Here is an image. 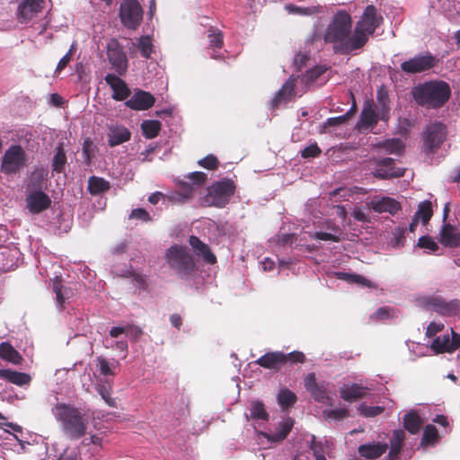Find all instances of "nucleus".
Returning <instances> with one entry per match:
<instances>
[{"label":"nucleus","instance_id":"nucleus-54","mask_svg":"<svg viewBox=\"0 0 460 460\" xmlns=\"http://www.w3.org/2000/svg\"><path fill=\"white\" fill-rule=\"evenodd\" d=\"M326 418L329 420H340L349 416V412L346 408H338L325 412Z\"/></svg>","mask_w":460,"mask_h":460},{"label":"nucleus","instance_id":"nucleus-20","mask_svg":"<svg viewBox=\"0 0 460 460\" xmlns=\"http://www.w3.org/2000/svg\"><path fill=\"white\" fill-rule=\"evenodd\" d=\"M155 102V99L150 93L138 90L126 101L125 105L134 111H146L151 108Z\"/></svg>","mask_w":460,"mask_h":460},{"label":"nucleus","instance_id":"nucleus-63","mask_svg":"<svg viewBox=\"0 0 460 460\" xmlns=\"http://www.w3.org/2000/svg\"><path fill=\"white\" fill-rule=\"evenodd\" d=\"M73 55V47L70 49V50L59 60L57 67L56 72H61L63 69L66 68L67 64L70 62Z\"/></svg>","mask_w":460,"mask_h":460},{"label":"nucleus","instance_id":"nucleus-39","mask_svg":"<svg viewBox=\"0 0 460 460\" xmlns=\"http://www.w3.org/2000/svg\"><path fill=\"white\" fill-rule=\"evenodd\" d=\"M431 349L436 353H444V352H451L450 348V336L449 334H444L442 336H438L434 339L431 346Z\"/></svg>","mask_w":460,"mask_h":460},{"label":"nucleus","instance_id":"nucleus-4","mask_svg":"<svg viewBox=\"0 0 460 460\" xmlns=\"http://www.w3.org/2000/svg\"><path fill=\"white\" fill-rule=\"evenodd\" d=\"M165 260L169 268L181 279H190L198 270L193 254L184 245H172L166 251Z\"/></svg>","mask_w":460,"mask_h":460},{"label":"nucleus","instance_id":"nucleus-19","mask_svg":"<svg viewBox=\"0 0 460 460\" xmlns=\"http://www.w3.org/2000/svg\"><path fill=\"white\" fill-rule=\"evenodd\" d=\"M296 78L290 76L271 100V108L278 109L280 105L288 103L295 96Z\"/></svg>","mask_w":460,"mask_h":460},{"label":"nucleus","instance_id":"nucleus-33","mask_svg":"<svg viewBox=\"0 0 460 460\" xmlns=\"http://www.w3.org/2000/svg\"><path fill=\"white\" fill-rule=\"evenodd\" d=\"M87 189L92 195H99L108 191L111 189V184L102 177L91 176L88 180Z\"/></svg>","mask_w":460,"mask_h":460},{"label":"nucleus","instance_id":"nucleus-31","mask_svg":"<svg viewBox=\"0 0 460 460\" xmlns=\"http://www.w3.org/2000/svg\"><path fill=\"white\" fill-rule=\"evenodd\" d=\"M194 194V186L188 182H181L179 190L172 193L168 199L174 203H185L192 199Z\"/></svg>","mask_w":460,"mask_h":460},{"label":"nucleus","instance_id":"nucleus-40","mask_svg":"<svg viewBox=\"0 0 460 460\" xmlns=\"http://www.w3.org/2000/svg\"><path fill=\"white\" fill-rule=\"evenodd\" d=\"M433 210L432 204L429 200H425L420 202L418 207V210L415 213V217H418V219L421 220V222L426 225L429 223L430 218L432 217Z\"/></svg>","mask_w":460,"mask_h":460},{"label":"nucleus","instance_id":"nucleus-51","mask_svg":"<svg viewBox=\"0 0 460 460\" xmlns=\"http://www.w3.org/2000/svg\"><path fill=\"white\" fill-rule=\"evenodd\" d=\"M417 245L420 248L428 249L431 252H437L438 250V243L433 240L431 236L429 235L420 237Z\"/></svg>","mask_w":460,"mask_h":460},{"label":"nucleus","instance_id":"nucleus-11","mask_svg":"<svg viewBox=\"0 0 460 460\" xmlns=\"http://www.w3.org/2000/svg\"><path fill=\"white\" fill-rule=\"evenodd\" d=\"M438 64V59L431 53L416 55L410 59L401 63V70L407 75H415L424 73L434 68Z\"/></svg>","mask_w":460,"mask_h":460},{"label":"nucleus","instance_id":"nucleus-18","mask_svg":"<svg viewBox=\"0 0 460 460\" xmlns=\"http://www.w3.org/2000/svg\"><path fill=\"white\" fill-rule=\"evenodd\" d=\"M189 244L193 250L194 254L201 258L207 264L214 265L217 263V256L212 252L209 246L202 242L198 236L190 235L189 238Z\"/></svg>","mask_w":460,"mask_h":460},{"label":"nucleus","instance_id":"nucleus-41","mask_svg":"<svg viewBox=\"0 0 460 460\" xmlns=\"http://www.w3.org/2000/svg\"><path fill=\"white\" fill-rule=\"evenodd\" d=\"M438 432L434 425L428 424L423 429V435L420 444L422 446H428L433 444L438 440Z\"/></svg>","mask_w":460,"mask_h":460},{"label":"nucleus","instance_id":"nucleus-61","mask_svg":"<svg viewBox=\"0 0 460 460\" xmlns=\"http://www.w3.org/2000/svg\"><path fill=\"white\" fill-rule=\"evenodd\" d=\"M314 239L316 240H322V241H332L338 243L341 241L340 236L331 234V233H325V232H315L313 235Z\"/></svg>","mask_w":460,"mask_h":460},{"label":"nucleus","instance_id":"nucleus-64","mask_svg":"<svg viewBox=\"0 0 460 460\" xmlns=\"http://www.w3.org/2000/svg\"><path fill=\"white\" fill-rule=\"evenodd\" d=\"M308 60V56L302 53H297L294 58V65L296 66L298 71L302 70V68L305 66Z\"/></svg>","mask_w":460,"mask_h":460},{"label":"nucleus","instance_id":"nucleus-24","mask_svg":"<svg viewBox=\"0 0 460 460\" xmlns=\"http://www.w3.org/2000/svg\"><path fill=\"white\" fill-rule=\"evenodd\" d=\"M0 378L18 386H28L31 382V376L29 374L9 368H0Z\"/></svg>","mask_w":460,"mask_h":460},{"label":"nucleus","instance_id":"nucleus-45","mask_svg":"<svg viewBox=\"0 0 460 460\" xmlns=\"http://www.w3.org/2000/svg\"><path fill=\"white\" fill-rule=\"evenodd\" d=\"M97 363L100 370V374L104 376H114L116 375L114 364H111L110 361L103 357L97 358Z\"/></svg>","mask_w":460,"mask_h":460},{"label":"nucleus","instance_id":"nucleus-3","mask_svg":"<svg viewBox=\"0 0 460 460\" xmlns=\"http://www.w3.org/2000/svg\"><path fill=\"white\" fill-rule=\"evenodd\" d=\"M411 94L420 106L428 109H438L449 100L451 89L447 83L434 80L413 87Z\"/></svg>","mask_w":460,"mask_h":460},{"label":"nucleus","instance_id":"nucleus-56","mask_svg":"<svg viewBox=\"0 0 460 460\" xmlns=\"http://www.w3.org/2000/svg\"><path fill=\"white\" fill-rule=\"evenodd\" d=\"M129 218L137 219L146 223L152 220L149 213L145 208H141L132 209L129 215Z\"/></svg>","mask_w":460,"mask_h":460},{"label":"nucleus","instance_id":"nucleus-48","mask_svg":"<svg viewBox=\"0 0 460 460\" xmlns=\"http://www.w3.org/2000/svg\"><path fill=\"white\" fill-rule=\"evenodd\" d=\"M358 411L365 417H376L380 415L385 411V408L381 406H368L363 402L359 405Z\"/></svg>","mask_w":460,"mask_h":460},{"label":"nucleus","instance_id":"nucleus-23","mask_svg":"<svg viewBox=\"0 0 460 460\" xmlns=\"http://www.w3.org/2000/svg\"><path fill=\"white\" fill-rule=\"evenodd\" d=\"M439 235V242L446 247L455 248L460 245V232L449 223L442 226Z\"/></svg>","mask_w":460,"mask_h":460},{"label":"nucleus","instance_id":"nucleus-50","mask_svg":"<svg viewBox=\"0 0 460 460\" xmlns=\"http://www.w3.org/2000/svg\"><path fill=\"white\" fill-rule=\"evenodd\" d=\"M198 164L208 170H217L219 166V161L214 155H208L206 157L200 159Z\"/></svg>","mask_w":460,"mask_h":460},{"label":"nucleus","instance_id":"nucleus-59","mask_svg":"<svg viewBox=\"0 0 460 460\" xmlns=\"http://www.w3.org/2000/svg\"><path fill=\"white\" fill-rule=\"evenodd\" d=\"M311 395L313 398L319 402H324L325 399H327V393L323 386L317 385L314 389L310 391Z\"/></svg>","mask_w":460,"mask_h":460},{"label":"nucleus","instance_id":"nucleus-43","mask_svg":"<svg viewBox=\"0 0 460 460\" xmlns=\"http://www.w3.org/2000/svg\"><path fill=\"white\" fill-rule=\"evenodd\" d=\"M53 291L56 294V300L60 308H65L66 299L68 297L70 292L67 288H64L60 281H55L53 284Z\"/></svg>","mask_w":460,"mask_h":460},{"label":"nucleus","instance_id":"nucleus-36","mask_svg":"<svg viewBox=\"0 0 460 460\" xmlns=\"http://www.w3.org/2000/svg\"><path fill=\"white\" fill-rule=\"evenodd\" d=\"M66 164V155L62 144H59L56 147V152L52 160V170L58 173H60L64 171Z\"/></svg>","mask_w":460,"mask_h":460},{"label":"nucleus","instance_id":"nucleus-30","mask_svg":"<svg viewBox=\"0 0 460 460\" xmlns=\"http://www.w3.org/2000/svg\"><path fill=\"white\" fill-rule=\"evenodd\" d=\"M376 101L380 111V120L387 121L390 117V99L387 89L382 85L377 89Z\"/></svg>","mask_w":460,"mask_h":460},{"label":"nucleus","instance_id":"nucleus-29","mask_svg":"<svg viewBox=\"0 0 460 460\" xmlns=\"http://www.w3.org/2000/svg\"><path fill=\"white\" fill-rule=\"evenodd\" d=\"M405 440V433L402 429L394 430L390 439V451L388 460H399L400 454Z\"/></svg>","mask_w":460,"mask_h":460},{"label":"nucleus","instance_id":"nucleus-16","mask_svg":"<svg viewBox=\"0 0 460 460\" xmlns=\"http://www.w3.org/2000/svg\"><path fill=\"white\" fill-rule=\"evenodd\" d=\"M106 84L112 89V98L115 101L127 100L131 92L128 84L119 75L107 74L104 77Z\"/></svg>","mask_w":460,"mask_h":460},{"label":"nucleus","instance_id":"nucleus-53","mask_svg":"<svg viewBox=\"0 0 460 460\" xmlns=\"http://www.w3.org/2000/svg\"><path fill=\"white\" fill-rule=\"evenodd\" d=\"M94 153V146L93 141L90 138H86L83 144V155L84 158V162L87 164H90L92 162V158Z\"/></svg>","mask_w":460,"mask_h":460},{"label":"nucleus","instance_id":"nucleus-9","mask_svg":"<svg viewBox=\"0 0 460 460\" xmlns=\"http://www.w3.org/2000/svg\"><path fill=\"white\" fill-rule=\"evenodd\" d=\"M26 208L33 214H40L51 206V199L45 193L40 186L35 184L31 180L27 185V194L25 198Z\"/></svg>","mask_w":460,"mask_h":460},{"label":"nucleus","instance_id":"nucleus-47","mask_svg":"<svg viewBox=\"0 0 460 460\" xmlns=\"http://www.w3.org/2000/svg\"><path fill=\"white\" fill-rule=\"evenodd\" d=\"M327 71V67L324 66H315L313 68L306 71L305 75V79L307 84L314 83L322 75H323Z\"/></svg>","mask_w":460,"mask_h":460},{"label":"nucleus","instance_id":"nucleus-7","mask_svg":"<svg viewBox=\"0 0 460 460\" xmlns=\"http://www.w3.org/2000/svg\"><path fill=\"white\" fill-rule=\"evenodd\" d=\"M447 134V127L442 122L428 124L422 131L423 151L428 155L436 153L445 141Z\"/></svg>","mask_w":460,"mask_h":460},{"label":"nucleus","instance_id":"nucleus-10","mask_svg":"<svg viewBox=\"0 0 460 460\" xmlns=\"http://www.w3.org/2000/svg\"><path fill=\"white\" fill-rule=\"evenodd\" d=\"M122 24L130 30H136L142 22L143 9L137 0H123L119 8Z\"/></svg>","mask_w":460,"mask_h":460},{"label":"nucleus","instance_id":"nucleus-6","mask_svg":"<svg viewBox=\"0 0 460 460\" xmlns=\"http://www.w3.org/2000/svg\"><path fill=\"white\" fill-rule=\"evenodd\" d=\"M382 22L383 17L377 14L376 6L367 5L356 23L354 45L362 49L367 44L368 37L375 33Z\"/></svg>","mask_w":460,"mask_h":460},{"label":"nucleus","instance_id":"nucleus-15","mask_svg":"<svg viewBox=\"0 0 460 460\" xmlns=\"http://www.w3.org/2000/svg\"><path fill=\"white\" fill-rule=\"evenodd\" d=\"M44 0H22L17 8V18L22 22L31 21L43 10Z\"/></svg>","mask_w":460,"mask_h":460},{"label":"nucleus","instance_id":"nucleus-34","mask_svg":"<svg viewBox=\"0 0 460 460\" xmlns=\"http://www.w3.org/2000/svg\"><path fill=\"white\" fill-rule=\"evenodd\" d=\"M162 129V124L159 120L146 119L141 123L143 136L147 139L156 137Z\"/></svg>","mask_w":460,"mask_h":460},{"label":"nucleus","instance_id":"nucleus-12","mask_svg":"<svg viewBox=\"0 0 460 460\" xmlns=\"http://www.w3.org/2000/svg\"><path fill=\"white\" fill-rule=\"evenodd\" d=\"M107 57L111 68L119 75H124L128 70V58L123 48L115 39L111 40L107 44Z\"/></svg>","mask_w":460,"mask_h":460},{"label":"nucleus","instance_id":"nucleus-28","mask_svg":"<svg viewBox=\"0 0 460 460\" xmlns=\"http://www.w3.org/2000/svg\"><path fill=\"white\" fill-rule=\"evenodd\" d=\"M294 423L295 421L292 418H288L279 423L274 433H264L263 436L270 442H282L290 433Z\"/></svg>","mask_w":460,"mask_h":460},{"label":"nucleus","instance_id":"nucleus-2","mask_svg":"<svg viewBox=\"0 0 460 460\" xmlns=\"http://www.w3.org/2000/svg\"><path fill=\"white\" fill-rule=\"evenodd\" d=\"M52 411L66 438L78 440L86 435L89 422L81 409L72 404L62 402L58 403Z\"/></svg>","mask_w":460,"mask_h":460},{"label":"nucleus","instance_id":"nucleus-25","mask_svg":"<svg viewBox=\"0 0 460 460\" xmlns=\"http://www.w3.org/2000/svg\"><path fill=\"white\" fill-rule=\"evenodd\" d=\"M367 388L358 384L344 385L340 389V396L347 402H353L364 398L367 394Z\"/></svg>","mask_w":460,"mask_h":460},{"label":"nucleus","instance_id":"nucleus-22","mask_svg":"<svg viewBox=\"0 0 460 460\" xmlns=\"http://www.w3.org/2000/svg\"><path fill=\"white\" fill-rule=\"evenodd\" d=\"M380 119V111L376 112L374 106L370 102L365 103L357 123L358 130H364L374 128Z\"/></svg>","mask_w":460,"mask_h":460},{"label":"nucleus","instance_id":"nucleus-1","mask_svg":"<svg viewBox=\"0 0 460 460\" xmlns=\"http://www.w3.org/2000/svg\"><path fill=\"white\" fill-rule=\"evenodd\" d=\"M351 16L345 11H339L326 27L323 38L325 43L333 44L335 54L349 55L361 49L354 45L355 31L351 34Z\"/></svg>","mask_w":460,"mask_h":460},{"label":"nucleus","instance_id":"nucleus-14","mask_svg":"<svg viewBox=\"0 0 460 460\" xmlns=\"http://www.w3.org/2000/svg\"><path fill=\"white\" fill-rule=\"evenodd\" d=\"M376 169L373 175L379 179L400 178L404 175L405 169L396 167L394 160L391 157H385L376 161Z\"/></svg>","mask_w":460,"mask_h":460},{"label":"nucleus","instance_id":"nucleus-44","mask_svg":"<svg viewBox=\"0 0 460 460\" xmlns=\"http://www.w3.org/2000/svg\"><path fill=\"white\" fill-rule=\"evenodd\" d=\"M208 33L210 47L215 49H221L223 46L222 31L217 28L210 27L208 31Z\"/></svg>","mask_w":460,"mask_h":460},{"label":"nucleus","instance_id":"nucleus-60","mask_svg":"<svg viewBox=\"0 0 460 460\" xmlns=\"http://www.w3.org/2000/svg\"><path fill=\"white\" fill-rule=\"evenodd\" d=\"M188 178L193 182V186H201L203 185L208 177L207 174L203 172H194L188 175Z\"/></svg>","mask_w":460,"mask_h":460},{"label":"nucleus","instance_id":"nucleus-32","mask_svg":"<svg viewBox=\"0 0 460 460\" xmlns=\"http://www.w3.org/2000/svg\"><path fill=\"white\" fill-rule=\"evenodd\" d=\"M0 358L13 365H20L23 361L22 355L8 341L0 343Z\"/></svg>","mask_w":460,"mask_h":460},{"label":"nucleus","instance_id":"nucleus-62","mask_svg":"<svg viewBox=\"0 0 460 460\" xmlns=\"http://www.w3.org/2000/svg\"><path fill=\"white\" fill-rule=\"evenodd\" d=\"M443 328L444 324L431 322L427 327L426 335L429 338L434 337L438 332L442 331Z\"/></svg>","mask_w":460,"mask_h":460},{"label":"nucleus","instance_id":"nucleus-27","mask_svg":"<svg viewBox=\"0 0 460 460\" xmlns=\"http://www.w3.org/2000/svg\"><path fill=\"white\" fill-rule=\"evenodd\" d=\"M131 137V132L123 126H113L109 128L108 144L114 147L128 141Z\"/></svg>","mask_w":460,"mask_h":460},{"label":"nucleus","instance_id":"nucleus-21","mask_svg":"<svg viewBox=\"0 0 460 460\" xmlns=\"http://www.w3.org/2000/svg\"><path fill=\"white\" fill-rule=\"evenodd\" d=\"M369 207L375 212H388L391 215H395L401 210L400 202L390 197H375L370 200Z\"/></svg>","mask_w":460,"mask_h":460},{"label":"nucleus","instance_id":"nucleus-17","mask_svg":"<svg viewBox=\"0 0 460 460\" xmlns=\"http://www.w3.org/2000/svg\"><path fill=\"white\" fill-rule=\"evenodd\" d=\"M254 364L273 371H279L285 367V353L282 351L267 352L254 361Z\"/></svg>","mask_w":460,"mask_h":460},{"label":"nucleus","instance_id":"nucleus-26","mask_svg":"<svg viewBox=\"0 0 460 460\" xmlns=\"http://www.w3.org/2000/svg\"><path fill=\"white\" fill-rule=\"evenodd\" d=\"M388 449V444L376 442L373 444H363L358 448L360 456L367 459H376L380 457Z\"/></svg>","mask_w":460,"mask_h":460},{"label":"nucleus","instance_id":"nucleus-38","mask_svg":"<svg viewBox=\"0 0 460 460\" xmlns=\"http://www.w3.org/2000/svg\"><path fill=\"white\" fill-rule=\"evenodd\" d=\"M277 400L282 409H288L296 402L297 397L295 393L286 388L279 391Z\"/></svg>","mask_w":460,"mask_h":460},{"label":"nucleus","instance_id":"nucleus-42","mask_svg":"<svg viewBox=\"0 0 460 460\" xmlns=\"http://www.w3.org/2000/svg\"><path fill=\"white\" fill-rule=\"evenodd\" d=\"M137 47L141 53V56L145 58H150L154 52V45L149 36H142L138 40Z\"/></svg>","mask_w":460,"mask_h":460},{"label":"nucleus","instance_id":"nucleus-5","mask_svg":"<svg viewBox=\"0 0 460 460\" xmlns=\"http://www.w3.org/2000/svg\"><path fill=\"white\" fill-rule=\"evenodd\" d=\"M236 184L230 178L214 181L207 188V194L201 199L204 207L225 208L234 197Z\"/></svg>","mask_w":460,"mask_h":460},{"label":"nucleus","instance_id":"nucleus-49","mask_svg":"<svg viewBox=\"0 0 460 460\" xmlns=\"http://www.w3.org/2000/svg\"><path fill=\"white\" fill-rule=\"evenodd\" d=\"M384 146L390 154H401L404 150V144L400 139H390L387 140Z\"/></svg>","mask_w":460,"mask_h":460},{"label":"nucleus","instance_id":"nucleus-46","mask_svg":"<svg viewBox=\"0 0 460 460\" xmlns=\"http://www.w3.org/2000/svg\"><path fill=\"white\" fill-rule=\"evenodd\" d=\"M111 390L112 388L110 384H98L97 385V391L105 402L111 407H115L116 401L111 395Z\"/></svg>","mask_w":460,"mask_h":460},{"label":"nucleus","instance_id":"nucleus-58","mask_svg":"<svg viewBox=\"0 0 460 460\" xmlns=\"http://www.w3.org/2000/svg\"><path fill=\"white\" fill-rule=\"evenodd\" d=\"M406 229L403 227H397L394 233L393 245L396 248L403 246L405 242Z\"/></svg>","mask_w":460,"mask_h":460},{"label":"nucleus","instance_id":"nucleus-37","mask_svg":"<svg viewBox=\"0 0 460 460\" xmlns=\"http://www.w3.org/2000/svg\"><path fill=\"white\" fill-rule=\"evenodd\" d=\"M249 411L251 418L254 420H267L269 419L264 403L259 400H253L250 402Z\"/></svg>","mask_w":460,"mask_h":460},{"label":"nucleus","instance_id":"nucleus-35","mask_svg":"<svg viewBox=\"0 0 460 460\" xmlns=\"http://www.w3.org/2000/svg\"><path fill=\"white\" fill-rule=\"evenodd\" d=\"M421 425V420L417 412L411 411L404 415L403 427L411 434L419 432Z\"/></svg>","mask_w":460,"mask_h":460},{"label":"nucleus","instance_id":"nucleus-55","mask_svg":"<svg viewBox=\"0 0 460 460\" xmlns=\"http://www.w3.org/2000/svg\"><path fill=\"white\" fill-rule=\"evenodd\" d=\"M322 151L316 143L311 144L301 150V156L305 159L314 158L321 155Z\"/></svg>","mask_w":460,"mask_h":460},{"label":"nucleus","instance_id":"nucleus-52","mask_svg":"<svg viewBox=\"0 0 460 460\" xmlns=\"http://www.w3.org/2000/svg\"><path fill=\"white\" fill-rule=\"evenodd\" d=\"M288 9L294 13L300 15H311L320 12V6L299 7L296 5H289Z\"/></svg>","mask_w":460,"mask_h":460},{"label":"nucleus","instance_id":"nucleus-8","mask_svg":"<svg viewBox=\"0 0 460 460\" xmlns=\"http://www.w3.org/2000/svg\"><path fill=\"white\" fill-rule=\"evenodd\" d=\"M27 155L20 145H11L4 152L1 161L0 170L5 175L17 173L26 165Z\"/></svg>","mask_w":460,"mask_h":460},{"label":"nucleus","instance_id":"nucleus-13","mask_svg":"<svg viewBox=\"0 0 460 460\" xmlns=\"http://www.w3.org/2000/svg\"><path fill=\"white\" fill-rule=\"evenodd\" d=\"M425 305L447 317L455 316L460 314V300L456 298L447 301L438 296H430L425 299Z\"/></svg>","mask_w":460,"mask_h":460},{"label":"nucleus","instance_id":"nucleus-57","mask_svg":"<svg viewBox=\"0 0 460 460\" xmlns=\"http://www.w3.org/2000/svg\"><path fill=\"white\" fill-rule=\"evenodd\" d=\"M305 360V356L301 351H292L288 354L285 353V366L288 363H290L291 365L296 364V363H304Z\"/></svg>","mask_w":460,"mask_h":460}]
</instances>
